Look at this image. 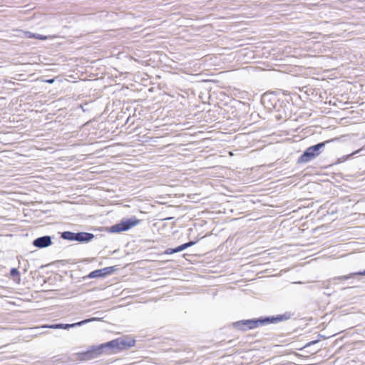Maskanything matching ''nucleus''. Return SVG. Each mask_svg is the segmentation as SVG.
Listing matches in <instances>:
<instances>
[{
  "instance_id": "1",
  "label": "nucleus",
  "mask_w": 365,
  "mask_h": 365,
  "mask_svg": "<svg viewBox=\"0 0 365 365\" xmlns=\"http://www.w3.org/2000/svg\"><path fill=\"white\" fill-rule=\"evenodd\" d=\"M136 341L128 336L118 337L103 343L106 354H116L122 351L128 350L135 346Z\"/></svg>"
},
{
  "instance_id": "2",
  "label": "nucleus",
  "mask_w": 365,
  "mask_h": 365,
  "mask_svg": "<svg viewBox=\"0 0 365 365\" xmlns=\"http://www.w3.org/2000/svg\"><path fill=\"white\" fill-rule=\"evenodd\" d=\"M336 138L319 142L315 145L308 147L297 160V164H303L310 162L318 157L324 150L326 145L336 140Z\"/></svg>"
},
{
  "instance_id": "3",
  "label": "nucleus",
  "mask_w": 365,
  "mask_h": 365,
  "mask_svg": "<svg viewBox=\"0 0 365 365\" xmlns=\"http://www.w3.org/2000/svg\"><path fill=\"white\" fill-rule=\"evenodd\" d=\"M141 220L135 216L131 217H123L118 223L106 227V230L109 233H120L126 232L133 227L138 225Z\"/></svg>"
},
{
  "instance_id": "4",
  "label": "nucleus",
  "mask_w": 365,
  "mask_h": 365,
  "mask_svg": "<svg viewBox=\"0 0 365 365\" xmlns=\"http://www.w3.org/2000/svg\"><path fill=\"white\" fill-rule=\"evenodd\" d=\"M60 237L71 242L76 241L80 244H87L91 242L96 237V235L87 232H73L71 231H64L60 232Z\"/></svg>"
},
{
  "instance_id": "5",
  "label": "nucleus",
  "mask_w": 365,
  "mask_h": 365,
  "mask_svg": "<svg viewBox=\"0 0 365 365\" xmlns=\"http://www.w3.org/2000/svg\"><path fill=\"white\" fill-rule=\"evenodd\" d=\"M292 105L287 98H278V102L274 105L273 111L276 113L275 118L277 120L288 119L292 114Z\"/></svg>"
},
{
  "instance_id": "6",
  "label": "nucleus",
  "mask_w": 365,
  "mask_h": 365,
  "mask_svg": "<svg viewBox=\"0 0 365 365\" xmlns=\"http://www.w3.org/2000/svg\"><path fill=\"white\" fill-rule=\"evenodd\" d=\"M294 316V313L286 312L282 314L274 316H262L259 318V327L271 324H277L281 322L289 320Z\"/></svg>"
},
{
  "instance_id": "7",
  "label": "nucleus",
  "mask_w": 365,
  "mask_h": 365,
  "mask_svg": "<svg viewBox=\"0 0 365 365\" xmlns=\"http://www.w3.org/2000/svg\"><path fill=\"white\" fill-rule=\"evenodd\" d=\"M231 327L242 331L254 329L259 327V318L239 320L232 322Z\"/></svg>"
},
{
  "instance_id": "8",
  "label": "nucleus",
  "mask_w": 365,
  "mask_h": 365,
  "mask_svg": "<svg viewBox=\"0 0 365 365\" xmlns=\"http://www.w3.org/2000/svg\"><path fill=\"white\" fill-rule=\"evenodd\" d=\"M99 318L97 317H91L88 319H86L83 320H81L80 322L72 323V324H64V323H53V324H46L44 327L51 329H69L71 328H76L81 326H83L84 324H86L89 322L99 321Z\"/></svg>"
},
{
  "instance_id": "9",
  "label": "nucleus",
  "mask_w": 365,
  "mask_h": 365,
  "mask_svg": "<svg viewBox=\"0 0 365 365\" xmlns=\"http://www.w3.org/2000/svg\"><path fill=\"white\" fill-rule=\"evenodd\" d=\"M118 268L116 266L106 267L102 269H95L91 272L88 275L82 277L83 280L93 278H104L110 274L114 272L117 271Z\"/></svg>"
},
{
  "instance_id": "10",
  "label": "nucleus",
  "mask_w": 365,
  "mask_h": 365,
  "mask_svg": "<svg viewBox=\"0 0 365 365\" xmlns=\"http://www.w3.org/2000/svg\"><path fill=\"white\" fill-rule=\"evenodd\" d=\"M278 96L274 93H265L262 96L261 103L269 112L273 111L274 105L278 102Z\"/></svg>"
},
{
  "instance_id": "11",
  "label": "nucleus",
  "mask_w": 365,
  "mask_h": 365,
  "mask_svg": "<svg viewBox=\"0 0 365 365\" xmlns=\"http://www.w3.org/2000/svg\"><path fill=\"white\" fill-rule=\"evenodd\" d=\"M200 240L199 238H196L194 240H190L187 242L183 243L176 247H169L167 248L164 252L163 255H170L175 253H178L180 252H182L193 245L197 243V242Z\"/></svg>"
},
{
  "instance_id": "12",
  "label": "nucleus",
  "mask_w": 365,
  "mask_h": 365,
  "mask_svg": "<svg viewBox=\"0 0 365 365\" xmlns=\"http://www.w3.org/2000/svg\"><path fill=\"white\" fill-rule=\"evenodd\" d=\"M53 244L52 237L50 235H43L34 239L32 245L38 249H43L51 246Z\"/></svg>"
},
{
  "instance_id": "13",
  "label": "nucleus",
  "mask_w": 365,
  "mask_h": 365,
  "mask_svg": "<svg viewBox=\"0 0 365 365\" xmlns=\"http://www.w3.org/2000/svg\"><path fill=\"white\" fill-rule=\"evenodd\" d=\"M23 36L22 37L26 38H34L37 40L41 41H46L48 39L51 38V36H46L43 34H39L36 33H33L29 31H21Z\"/></svg>"
},
{
  "instance_id": "14",
  "label": "nucleus",
  "mask_w": 365,
  "mask_h": 365,
  "mask_svg": "<svg viewBox=\"0 0 365 365\" xmlns=\"http://www.w3.org/2000/svg\"><path fill=\"white\" fill-rule=\"evenodd\" d=\"M75 355L79 361H89L95 359L91 346L86 351L76 353Z\"/></svg>"
},
{
  "instance_id": "15",
  "label": "nucleus",
  "mask_w": 365,
  "mask_h": 365,
  "mask_svg": "<svg viewBox=\"0 0 365 365\" xmlns=\"http://www.w3.org/2000/svg\"><path fill=\"white\" fill-rule=\"evenodd\" d=\"M365 150L364 148H361L360 149H358L356 150L353 151L351 153L343 155L341 158H339L336 162V164L344 163L346 160H349L353 158H355L356 155L361 154L362 151Z\"/></svg>"
},
{
  "instance_id": "16",
  "label": "nucleus",
  "mask_w": 365,
  "mask_h": 365,
  "mask_svg": "<svg viewBox=\"0 0 365 365\" xmlns=\"http://www.w3.org/2000/svg\"><path fill=\"white\" fill-rule=\"evenodd\" d=\"M356 276H365V269L363 271L350 273L349 274H347V275L335 277L332 279V280H347L349 279H354Z\"/></svg>"
},
{
  "instance_id": "17",
  "label": "nucleus",
  "mask_w": 365,
  "mask_h": 365,
  "mask_svg": "<svg viewBox=\"0 0 365 365\" xmlns=\"http://www.w3.org/2000/svg\"><path fill=\"white\" fill-rule=\"evenodd\" d=\"M91 348L92 349L93 356L95 359L99 357L103 354H106V351L102 344L91 346Z\"/></svg>"
},
{
  "instance_id": "18",
  "label": "nucleus",
  "mask_w": 365,
  "mask_h": 365,
  "mask_svg": "<svg viewBox=\"0 0 365 365\" xmlns=\"http://www.w3.org/2000/svg\"><path fill=\"white\" fill-rule=\"evenodd\" d=\"M10 275L11 277L15 280L19 282L21 281V273L19 271L18 268L13 267L10 270Z\"/></svg>"
},
{
  "instance_id": "19",
  "label": "nucleus",
  "mask_w": 365,
  "mask_h": 365,
  "mask_svg": "<svg viewBox=\"0 0 365 365\" xmlns=\"http://www.w3.org/2000/svg\"><path fill=\"white\" fill-rule=\"evenodd\" d=\"M318 337H319V338H318L317 339L312 340V341H311L307 342L306 344H304L303 346H302V348H299L298 349H299V350H302V349H306V348H308V347H309V346H311L315 345V344H317L318 342H319V341H320V339H321V338H323V339H325V338H326V337H325V336L322 335V334H319V335H318Z\"/></svg>"
},
{
  "instance_id": "20",
  "label": "nucleus",
  "mask_w": 365,
  "mask_h": 365,
  "mask_svg": "<svg viewBox=\"0 0 365 365\" xmlns=\"http://www.w3.org/2000/svg\"><path fill=\"white\" fill-rule=\"evenodd\" d=\"M19 267H21V265L22 264V269L24 272H26L28 271V269L29 268V263L28 260L24 259L22 262L19 260Z\"/></svg>"
},
{
  "instance_id": "21",
  "label": "nucleus",
  "mask_w": 365,
  "mask_h": 365,
  "mask_svg": "<svg viewBox=\"0 0 365 365\" xmlns=\"http://www.w3.org/2000/svg\"><path fill=\"white\" fill-rule=\"evenodd\" d=\"M46 82L48 83H53L54 82V78L48 79L46 81Z\"/></svg>"
},
{
  "instance_id": "22",
  "label": "nucleus",
  "mask_w": 365,
  "mask_h": 365,
  "mask_svg": "<svg viewBox=\"0 0 365 365\" xmlns=\"http://www.w3.org/2000/svg\"><path fill=\"white\" fill-rule=\"evenodd\" d=\"M299 348H301V347H300V346H298V347H297V348H296V349H297V350H299V349H298Z\"/></svg>"
}]
</instances>
